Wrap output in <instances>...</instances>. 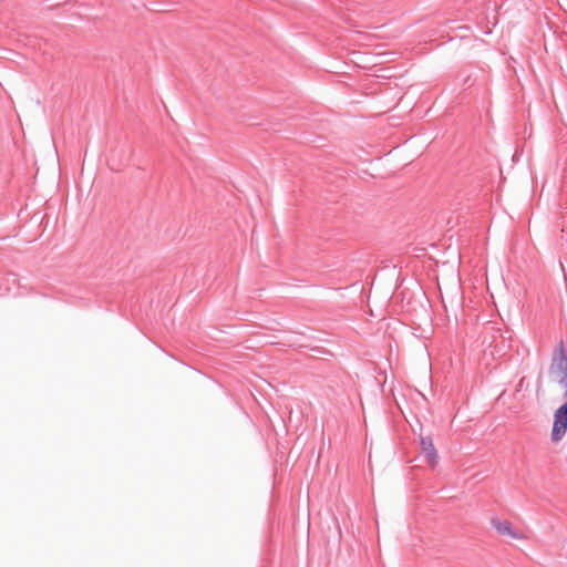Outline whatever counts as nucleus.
I'll return each instance as SVG.
<instances>
[{
    "label": "nucleus",
    "mask_w": 567,
    "mask_h": 567,
    "mask_svg": "<svg viewBox=\"0 0 567 567\" xmlns=\"http://www.w3.org/2000/svg\"><path fill=\"white\" fill-rule=\"evenodd\" d=\"M555 370L563 373L561 378L558 379V384L564 389V399L567 402V353L563 341L558 343L551 357L549 372L551 373Z\"/></svg>",
    "instance_id": "f257e3e1"
},
{
    "label": "nucleus",
    "mask_w": 567,
    "mask_h": 567,
    "mask_svg": "<svg viewBox=\"0 0 567 567\" xmlns=\"http://www.w3.org/2000/svg\"><path fill=\"white\" fill-rule=\"evenodd\" d=\"M567 432V402H564L554 412V422L550 433V440L554 443H558Z\"/></svg>",
    "instance_id": "f03ea898"
},
{
    "label": "nucleus",
    "mask_w": 567,
    "mask_h": 567,
    "mask_svg": "<svg viewBox=\"0 0 567 567\" xmlns=\"http://www.w3.org/2000/svg\"><path fill=\"white\" fill-rule=\"evenodd\" d=\"M491 525L495 528V530L503 536H509L513 539H525V535L515 529L513 524L507 519H499L498 517H493L491 519Z\"/></svg>",
    "instance_id": "7ed1b4c3"
},
{
    "label": "nucleus",
    "mask_w": 567,
    "mask_h": 567,
    "mask_svg": "<svg viewBox=\"0 0 567 567\" xmlns=\"http://www.w3.org/2000/svg\"><path fill=\"white\" fill-rule=\"evenodd\" d=\"M420 444L422 453L431 467H434L439 462L437 451L434 447L433 440L430 435L420 436Z\"/></svg>",
    "instance_id": "20e7f679"
},
{
    "label": "nucleus",
    "mask_w": 567,
    "mask_h": 567,
    "mask_svg": "<svg viewBox=\"0 0 567 567\" xmlns=\"http://www.w3.org/2000/svg\"><path fill=\"white\" fill-rule=\"evenodd\" d=\"M496 332L498 333V337H497V336H493L494 341L496 342L495 348H496L498 351H502V350H504L505 348H511V343H507V344H506V341L511 342L512 337H511V336L505 337V336L503 334V332H502L499 329H498Z\"/></svg>",
    "instance_id": "39448f33"
},
{
    "label": "nucleus",
    "mask_w": 567,
    "mask_h": 567,
    "mask_svg": "<svg viewBox=\"0 0 567 567\" xmlns=\"http://www.w3.org/2000/svg\"><path fill=\"white\" fill-rule=\"evenodd\" d=\"M524 381H525V378H522L516 386V391L519 392L523 388V384H524Z\"/></svg>",
    "instance_id": "423d86ee"
},
{
    "label": "nucleus",
    "mask_w": 567,
    "mask_h": 567,
    "mask_svg": "<svg viewBox=\"0 0 567 567\" xmlns=\"http://www.w3.org/2000/svg\"><path fill=\"white\" fill-rule=\"evenodd\" d=\"M452 28H453V29H465V30H467V29H468V27H464V25H461V27H452Z\"/></svg>",
    "instance_id": "0eeeda50"
}]
</instances>
